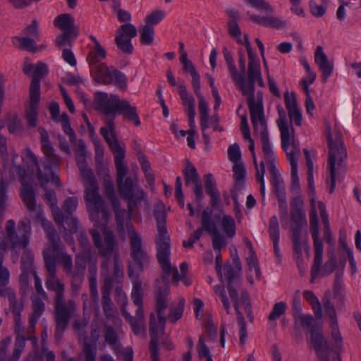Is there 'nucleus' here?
Returning a JSON list of instances; mask_svg holds the SVG:
<instances>
[{"mask_svg":"<svg viewBox=\"0 0 361 361\" xmlns=\"http://www.w3.org/2000/svg\"><path fill=\"white\" fill-rule=\"evenodd\" d=\"M209 235L212 237V247L214 251L216 252H221V248L226 245L225 237L219 231L209 234Z\"/></svg>","mask_w":361,"mask_h":361,"instance_id":"61","label":"nucleus"},{"mask_svg":"<svg viewBox=\"0 0 361 361\" xmlns=\"http://www.w3.org/2000/svg\"><path fill=\"white\" fill-rule=\"evenodd\" d=\"M308 345L315 351L318 358H325L329 356L330 352L329 343L319 329H312Z\"/></svg>","mask_w":361,"mask_h":361,"instance_id":"21","label":"nucleus"},{"mask_svg":"<svg viewBox=\"0 0 361 361\" xmlns=\"http://www.w3.org/2000/svg\"><path fill=\"white\" fill-rule=\"evenodd\" d=\"M50 250L51 255L55 256L56 262L58 260L63 267L66 271V276L71 277V281L73 280V260L71 255L63 252V249L59 244V249L57 254L52 252V247H47L44 250Z\"/></svg>","mask_w":361,"mask_h":361,"instance_id":"39","label":"nucleus"},{"mask_svg":"<svg viewBox=\"0 0 361 361\" xmlns=\"http://www.w3.org/2000/svg\"><path fill=\"white\" fill-rule=\"evenodd\" d=\"M118 295L121 304L122 305L121 312L126 321H128L133 329L134 334L137 336H143L145 334V321L144 317V310L142 304L137 305L138 307L135 312V317H133L126 310V306L128 304L127 295L121 290L118 292Z\"/></svg>","mask_w":361,"mask_h":361,"instance_id":"17","label":"nucleus"},{"mask_svg":"<svg viewBox=\"0 0 361 361\" xmlns=\"http://www.w3.org/2000/svg\"><path fill=\"white\" fill-rule=\"evenodd\" d=\"M12 42L14 45L17 46L20 49L32 52H35L37 50L35 39L28 36H24L23 37L17 36L13 37Z\"/></svg>","mask_w":361,"mask_h":361,"instance_id":"46","label":"nucleus"},{"mask_svg":"<svg viewBox=\"0 0 361 361\" xmlns=\"http://www.w3.org/2000/svg\"><path fill=\"white\" fill-rule=\"evenodd\" d=\"M227 289L229 296L233 302L235 313L241 312L240 307L243 306L248 318L252 321L253 319V315L247 292L245 290L242 291L240 298H238V293L232 283H228Z\"/></svg>","mask_w":361,"mask_h":361,"instance_id":"20","label":"nucleus"},{"mask_svg":"<svg viewBox=\"0 0 361 361\" xmlns=\"http://www.w3.org/2000/svg\"><path fill=\"white\" fill-rule=\"evenodd\" d=\"M303 297L312 306L316 317L320 319L322 317V308L319 299L314 293L311 290H305L303 292Z\"/></svg>","mask_w":361,"mask_h":361,"instance_id":"50","label":"nucleus"},{"mask_svg":"<svg viewBox=\"0 0 361 361\" xmlns=\"http://www.w3.org/2000/svg\"><path fill=\"white\" fill-rule=\"evenodd\" d=\"M204 180L206 192L210 197V204L212 207H216L220 203V194L216 181L211 173L204 175Z\"/></svg>","mask_w":361,"mask_h":361,"instance_id":"37","label":"nucleus"},{"mask_svg":"<svg viewBox=\"0 0 361 361\" xmlns=\"http://www.w3.org/2000/svg\"><path fill=\"white\" fill-rule=\"evenodd\" d=\"M106 126L105 128H100V133L115 155L118 190L120 195L128 201V212L126 220L130 221L135 207L145 199V193L139 186L136 178L134 180L131 177H126L128 169L123 161L125 150L119 145L115 136L111 119L106 121Z\"/></svg>","mask_w":361,"mask_h":361,"instance_id":"1","label":"nucleus"},{"mask_svg":"<svg viewBox=\"0 0 361 361\" xmlns=\"http://www.w3.org/2000/svg\"><path fill=\"white\" fill-rule=\"evenodd\" d=\"M9 307L13 314L14 332L16 334H25V328L21 317L24 308L23 300L15 298L9 302Z\"/></svg>","mask_w":361,"mask_h":361,"instance_id":"27","label":"nucleus"},{"mask_svg":"<svg viewBox=\"0 0 361 361\" xmlns=\"http://www.w3.org/2000/svg\"><path fill=\"white\" fill-rule=\"evenodd\" d=\"M178 91L182 100L185 111L188 113V122L190 128L195 127V99L192 94L188 92L185 85L182 83L178 87Z\"/></svg>","mask_w":361,"mask_h":361,"instance_id":"24","label":"nucleus"},{"mask_svg":"<svg viewBox=\"0 0 361 361\" xmlns=\"http://www.w3.org/2000/svg\"><path fill=\"white\" fill-rule=\"evenodd\" d=\"M291 230L294 254L300 258L302 255V250L307 246L308 236L307 233L302 235V228L292 227Z\"/></svg>","mask_w":361,"mask_h":361,"instance_id":"30","label":"nucleus"},{"mask_svg":"<svg viewBox=\"0 0 361 361\" xmlns=\"http://www.w3.org/2000/svg\"><path fill=\"white\" fill-rule=\"evenodd\" d=\"M269 171L271 175V183L274 187L276 197L286 196L285 185L276 166L269 167Z\"/></svg>","mask_w":361,"mask_h":361,"instance_id":"42","label":"nucleus"},{"mask_svg":"<svg viewBox=\"0 0 361 361\" xmlns=\"http://www.w3.org/2000/svg\"><path fill=\"white\" fill-rule=\"evenodd\" d=\"M246 260L249 267V271L250 272H254L256 279H259L261 273L255 252H252V253H250Z\"/></svg>","mask_w":361,"mask_h":361,"instance_id":"62","label":"nucleus"},{"mask_svg":"<svg viewBox=\"0 0 361 361\" xmlns=\"http://www.w3.org/2000/svg\"><path fill=\"white\" fill-rule=\"evenodd\" d=\"M250 117L255 131L259 134L263 157L268 165V169L276 166V156L269 141L264 111L250 114Z\"/></svg>","mask_w":361,"mask_h":361,"instance_id":"11","label":"nucleus"},{"mask_svg":"<svg viewBox=\"0 0 361 361\" xmlns=\"http://www.w3.org/2000/svg\"><path fill=\"white\" fill-rule=\"evenodd\" d=\"M47 73V65L42 62H38L34 68L32 79L30 86V93L40 94V80Z\"/></svg>","mask_w":361,"mask_h":361,"instance_id":"32","label":"nucleus"},{"mask_svg":"<svg viewBox=\"0 0 361 361\" xmlns=\"http://www.w3.org/2000/svg\"><path fill=\"white\" fill-rule=\"evenodd\" d=\"M104 187L105 195L110 201L115 213L118 232L121 234L124 233V219L126 216V211L121 209L120 201L115 193L114 185L111 180V177L108 172L106 173L104 178Z\"/></svg>","mask_w":361,"mask_h":361,"instance_id":"16","label":"nucleus"},{"mask_svg":"<svg viewBox=\"0 0 361 361\" xmlns=\"http://www.w3.org/2000/svg\"><path fill=\"white\" fill-rule=\"evenodd\" d=\"M104 340L105 342L114 349L116 354L120 352L118 336L115 329L111 326H104Z\"/></svg>","mask_w":361,"mask_h":361,"instance_id":"47","label":"nucleus"},{"mask_svg":"<svg viewBox=\"0 0 361 361\" xmlns=\"http://www.w3.org/2000/svg\"><path fill=\"white\" fill-rule=\"evenodd\" d=\"M30 339H31V336H27L25 334H16L12 355L7 361H19L25 347V342Z\"/></svg>","mask_w":361,"mask_h":361,"instance_id":"45","label":"nucleus"},{"mask_svg":"<svg viewBox=\"0 0 361 361\" xmlns=\"http://www.w3.org/2000/svg\"><path fill=\"white\" fill-rule=\"evenodd\" d=\"M328 143L329 148L327 171L329 176L326 183L330 184L329 192L332 193L336 188V165H340L347 156L343 147L342 135L340 131L335 130L334 133L328 130Z\"/></svg>","mask_w":361,"mask_h":361,"instance_id":"8","label":"nucleus"},{"mask_svg":"<svg viewBox=\"0 0 361 361\" xmlns=\"http://www.w3.org/2000/svg\"><path fill=\"white\" fill-rule=\"evenodd\" d=\"M295 325L301 326L305 330H308L312 334V329H315L316 322L314 317L310 314H302L294 319Z\"/></svg>","mask_w":361,"mask_h":361,"instance_id":"51","label":"nucleus"},{"mask_svg":"<svg viewBox=\"0 0 361 361\" xmlns=\"http://www.w3.org/2000/svg\"><path fill=\"white\" fill-rule=\"evenodd\" d=\"M197 97L199 99L198 109L200 115V126L201 128H204V126L209 125L208 104L202 95Z\"/></svg>","mask_w":361,"mask_h":361,"instance_id":"57","label":"nucleus"},{"mask_svg":"<svg viewBox=\"0 0 361 361\" xmlns=\"http://www.w3.org/2000/svg\"><path fill=\"white\" fill-rule=\"evenodd\" d=\"M183 173L185 179L186 185L192 184L200 180L197 169L194 165L189 161L187 162L186 167L183 171Z\"/></svg>","mask_w":361,"mask_h":361,"instance_id":"55","label":"nucleus"},{"mask_svg":"<svg viewBox=\"0 0 361 361\" xmlns=\"http://www.w3.org/2000/svg\"><path fill=\"white\" fill-rule=\"evenodd\" d=\"M39 99V94L30 93L29 105L26 108V118L30 127H35L37 125Z\"/></svg>","mask_w":361,"mask_h":361,"instance_id":"33","label":"nucleus"},{"mask_svg":"<svg viewBox=\"0 0 361 361\" xmlns=\"http://www.w3.org/2000/svg\"><path fill=\"white\" fill-rule=\"evenodd\" d=\"M277 109L279 118L276 120V123L281 133V147H290L293 144L300 145L295 137L294 128L288 125L285 110L281 106H279Z\"/></svg>","mask_w":361,"mask_h":361,"instance_id":"19","label":"nucleus"},{"mask_svg":"<svg viewBox=\"0 0 361 361\" xmlns=\"http://www.w3.org/2000/svg\"><path fill=\"white\" fill-rule=\"evenodd\" d=\"M212 209L208 207L204 209L202 213L201 229L207 231L209 234L218 231L216 224L212 219Z\"/></svg>","mask_w":361,"mask_h":361,"instance_id":"44","label":"nucleus"},{"mask_svg":"<svg viewBox=\"0 0 361 361\" xmlns=\"http://www.w3.org/2000/svg\"><path fill=\"white\" fill-rule=\"evenodd\" d=\"M42 226L47 233L48 239L51 241V245L48 247H52V252L57 254L59 249V238L51 223L46 219H42Z\"/></svg>","mask_w":361,"mask_h":361,"instance_id":"43","label":"nucleus"},{"mask_svg":"<svg viewBox=\"0 0 361 361\" xmlns=\"http://www.w3.org/2000/svg\"><path fill=\"white\" fill-rule=\"evenodd\" d=\"M94 101L95 109L106 116L104 120L105 126L102 128L106 127V121L111 119L114 128H115L114 116L117 114L121 99L116 94L109 96L106 92H97L94 95ZM114 134L116 135L115 133Z\"/></svg>","mask_w":361,"mask_h":361,"instance_id":"15","label":"nucleus"},{"mask_svg":"<svg viewBox=\"0 0 361 361\" xmlns=\"http://www.w3.org/2000/svg\"><path fill=\"white\" fill-rule=\"evenodd\" d=\"M24 249L21 257V269L35 271L33 269L34 254L27 247Z\"/></svg>","mask_w":361,"mask_h":361,"instance_id":"58","label":"nucleus"},{"mask_svg":"<svg viewBox=\"0 0 361 361\" xmlns=\"http://www.w3.org/2000/svg\"><path fill=\"white\" fill-rule=\"evenodd\" d=\"M221 226L224 233L228 238H233L235 235V223L234 219L228 214L223 215Z\"/></svg>","mask_w":361,"mask_h":361,"instance_id":"52","label":"nucleus"},{"mask_svg":"<svg viewBox=\"0 0 361 361\" xmlns=\"http://www.w3.org/2000/svg\"><path fill=\"white\" fill-rule=\"evenodd\" d=\"M324 308L325 313L330 318V327L331 329V335L333 338L336 341H341V336L338 330L336 311L334 305L330 302L329 300L324 301Z\"/></svg>","mask_w":361,"mask_h":361,"instance_id":"38","label":"nucleus"},{"mask_svg":"<svg viewBox=\"0 0 361 361\" xmlns=\"http://www.w3.org/2000/svg\"><path fill=\"white\" fill-rule=\"evenodd\" d=\"M268 232L272 242L279 241V226L278 218L276 215L271 216L269 219Z\"/></svg>","mask_w":361,"mask_h":361,"instance_id":"59","label":"nucleus"},{"mask_svg":"<svg viewBox=\"0 0 361 361\" xmlns=\"http://www.w3.org/2000/svg\"><path fill=\"white\" fill-rule=\"evenodd\" d=\"M54 25L63 32L73 33L74 37L78 35L75 28V20L70 14L64 13L56 16L54 20Z\"/></svg>","mask_w":361,"mask_h":361,"instance_id":"34","label":"nucleus"},{"mask_svg":"<svg viewBox=\"0 0 361 361\" xmlns=\"http://www.w3.org/2000/svg\"><path fill=\"white\" fill-rule=\"evenodd\" d=\"M22 161L27 168H36L37 173L41 169L37 156L29 148L25 149L22 152Z\"/></svg>","mask_w":361,"mask_h":361,"instance_id":"53","label":"nucleus"},{"mask_svg":"<svg viewBox=\"0 0 361 361\" xmlns=\"http://www.w3.org/2000/svg\"><path fill=\"white\" fill-rule=\"evenodd\" d=\"M310 232L312 234L314 248V262L311 271V283H313L315 278L317 277L321 264L322 263L323 257V242L319 238V221L317 217V212L314 207H312L310 212Z\"/></svg>","mask_w":361,"mask_h":361,"instance_id":"14","label":"nucleus"},{"mask_svg":"<svg viewBox=\"0 0 361 361\" xmlns=\"http://www.w3.org/2000/svg\"><path fill=\"white\" fill-rule=\"evenodd\" d=\"M124 228L129 238L130 257L138 266L140 271H142L149 262V256L142 245V236L135 230L130 221L126 222V219H124Z\"/></svg>","mask_w":361,"mask_h":361,"instance_id":"10","label":"nucleus"},{"mask_svg":"<svg viewBox=\"0 0 361 361\" xmlns=\"http://www.w3.org/2000/svg\"><path fill=\"white\" fill-rule=\"evenodd\" d=\"M157 222V235L156 238L157 260L165 272L170 268V243L169 236L165 225V214L164 212H154Z\"/></svg>","mask_w":361,"mask_h":361,"instance_id":"9","label":"nucleus"},{"mask_svg":"<svg viewBox=\"0 0 361 361\" xmlns=\"http://www.w3.org/2000/svg\"><path fill=\"white\" fill-rule=\"evenodd\" d=\"M84 199L92 221L99 224V219L106 222L109 212L104 206V201L99 194V185L94 174L82 178Z\"/></svg>","mask_w":361,"mask_h":361,"instance_id":"5","label":"nucleus"},{"mask_svg":"<svg viewBox=\"0 0 361 361\" xmlns=\"http://www.w3.org/2000/svg\"><path fill=\"white\" fill-rule=\"evenodd\" d=\"M90 233L101 256L109 257L114 255V276L117 280L122 279L124 275L123 264L119 252L116 249V240L113 231L105 228L103 231L104 240L97 229L93 228Z\"/></svg>","mask_w":361,"mask_h":361,"instance_id":"6","label":"nucleus"},{"mask_svg":"<svg viewBox=\"0 0 361 361\" xmlns=\"http://www.w3.org/2000/svg\"><path fill=\"white\" fill-rule=\"evenodd\" d=\"M91 73L94 80L99 83L114 85L121 90L127 87L126 75L115 68H109L105 63H100L92 66Z\"/></svg>","mask_w":361,"mask_h":361,"instance_id":"13","label":"nucleus"},{"mask_svg":"<svg viewBox=\"0 0 361 361\" xmlns=\"http://www.w3.org/2000/svg\"><path fill=\"white\" fill-rule=\"evenodd\" d=\"M245 4L250 6L259 11H264L267 13H273L274 7L264 0H243Z\"/></svg>","mask_w":361,"mask_h":361,"instance_id":"54","label":"nucleus"},{"mask_svg":"<svg viewBox=\"0 0 361 361\" xmlns=\"http://www.w3.org/2000/svg\"><path fill=\"white\" fill-rule=\"evenodd\" d=\"M45 268L47 276L45 286L48 290L54 291L55 295V319L56 322L55 337L60 339L67 328L75 310V302L73 300H65V285L60 281L56 275L55 256L51 255L50 250L43 252Z\"/></svg>","mask_w":361,"mask_h":361,"instance_id":"2","label":"nucleus"},{"mask_svg":"<svg viewBox=\"0 0 361 361\" xmlns=\"http://www.w3.org/2000/svg\"><path fill=\"white\" fill-rule=\"evenodd\" d=\"M75 152V161L82 178H88L89 176L93 175L92 170L87 164L86 146L82 140L78 142Z\"/></svg>","mask_w":361,"mask_h":361,"instance_id":"26","label":"nucleus"},{"mask_svg":"<svg viewBox=\"0 0 361 361\" xmlns=\"http://www.w3.org/2000/svg\"><path fill=\"white\" fill-rule=\"evenodd\" d=\"M286 154L288 161L290 166L291 181L293 187L299 188V177L298 174V161L300 157V145L293 144L290 147L282 148Z\"/></svg>","mask_w":361,"mask_h":361,"instance_id":"22","label":"nucleus"},{"mask_svg":"<svg viewBox=\"0 0 361 361\" xmlns=\"http://www.w3.org/2000/svg\"><path fill=\"white\" fill-rule=\"evenodd\" d=\"M224 57L227 63L228 71L232 79H237V68L235 66L233 56L227 48L224 47L223 49Z\"/></svg>","mask_w":361,"mask_h":361,"instance_id":"64","label":"nucleus"},{"mask_svg":"<svg viewBox=\"0 0 361 361\" xmlns=\"http://www.w3.org/2000/svg\"><path fill=\"white\" fill-rule=\"evenodd\" d=\"M86 268V259L85 257L77 256L75 258V267L73 269L72 288L77 292L80 288L84 280L85 270Z\"/></svg>","mask_w":361,"mask_h":361,"instance_id":"29","label":"nucleus"},{"mask_svg":"<svg viewBox=\"0 0 361 361\" xmlns=\"http://www.w3.org/2000/svg\"><path fill=\"white\" fill-rule=\"evenodd\" d=\"M237 79H233L235 85L240 89L243 95L247 97V104L250 114L264 111L262 93L259 91L255 96V83L261 87L264 85L259 59L256 55L249 58L247 67V83L245 82V74L237 71Z\"/></svg>","mask_w":361,"mask_h":361,"instance_id":"3","label":"nucleus"},{"mask_svg":"<svg viewBox=\"0 0 361 361\" xmlns=\"http://www.w3.org/2000/svg\"><path fill=\"white\" fill-rule=\"evenodd\" d=\"M185 301L183 298L179 299L178 302L172 303L170 306V312L167 317L169 322L175 324L179 320L184 311Z\"/></svg>","mask_w":361,"mask_h":361,"instance_id":"49","label":"nucleus"},{"mask_svg":"<svg viewBox=\"0 0 361 361\" xmlns=\"http://www.w3.org/2000/svg\"><path fill=\"white\" fill-rule=\"evenodd\" d=\"M136 36L137 29L135 26L129 23H125L116 31V44L123 53L131 54L133 51L131 40Z\"/></svg>","mask_w":361,"mask_h":361,"instance_id":"18","label":"nucleus"},{"mask_svg":"<svg viewBox=\"0 0 361 361\" xmlns=\"http://www.w3.org/2000/svg\"><path fill=\"white\" fill-rule=\"evenodd\" d=\"M314 61L322 73V80L326 82L333 72L334 66L329 62L327 56L324 52L323 48L321 46L317 47L314 53Z\"/></svg>","mask_w":361,"mask_h":361,"instance_id":"28","label":"nucleus"},{"mask_svg":"<svg viewBox=\"0 0 361 361\" xmlns=\"http://www.w3.org/2000/svg\"><path fill=\"white\" fill-rule=\"evenodd\" d=\"M44 199L49 204L56 224L59 226L63 227L64 216L61 209L57 206L55 192L51 190H47L44 194Z\"/></svg>","mask_w":361,"mask_h":361,"instance_id":"35","label":"nucleus"},{"mask_svg":"<svg viewBox=\"0 0 361 361\" xmlns=\"http://www.w3.org/2000/svg\"><path fill=\"white\" fill-rule=\"evenodd\" d=\"M250 20L261 26L274 29H283L287 26V22L282 17H277L267 13L261 16L255 14L249 16Z\"/></svg>","mask_w":361,"mask_h":361,"instance_id":"25","label":"nucleus"},{"mask_svg":"<svg viewBox=\"0 0 361 361\" xmlns=\"http://www.w3.org/2000/svg\"><path fill=\"white\" fill-rule=\"evenodd\" d=\"M292 221L295 224L294 227L302 228L307 224L305 210H290Z\"/></svg>","mask_w":361,"mask_h":361,"instance_id":"63","label":"nucleus"},{"mask_svg":"<svg viewBox=\"0 0 361 361\" xmlns=\"http://www.w3.org/2000/svg\"><path fill=\"white\" fill-rule=\"evenodd\" d=\"M154 30L149 25H144L140 31V42L143 44L149 45L153 42Z\"/></svg>","mask_w":361,"mask_h":361,"instance_id":"60","label":"nucleus"},{"mask_svg":"<svg viewBox=\"0 0 361 361\" xmlns=\"http://www.w3.org/2000/svg\"><path fill=\"white\" fill-rule=\"evenodd\" d=\"M128 274L130 279H134V281H133L131 299L135 305H140L142 304V282L138 279L137 276L135 275L132 266H129Z\"/></svg>","mask_w":361,"mask_h":361,"instance_id":"40","label":"nucleus"},{"mask_svg":"<svg viewBox=\"0 0 361 361\" xmlns=\"http://www.w3.org/2000/svg\"><path fill=\"white\" fill-rule=\"evenodd\" d=\"M90 50L87 56V61L90 68H92V66L99 64L105 59L106 53L102 47L99 48L90 47Z\"/></svg>","mask_w":361,"mask_h":361,"instance_id":"48","label":"nucleus"},{"mask_svg":"<svg viewBox=\"0 0 361 361\" xmlns=\"http://www.w3.org/2000/svg\"><path fill=\"white\" fill-rule=\"evenodd\" d=\"M117 114H122L125 119L132 121L136 126L140 125V120L135 106H132L128 100H121Z\"/></svg>","mask_w":361,"mask_h":361,"instance_id":"31","label":"nucleus"},{"mask_svg":"<svg viewBox=\"0 0 361 361\" xmlns=\"http://www.w3.org/2000/svg\"><path fill=\"white\" fill-rule=\"evenodd\" d=\"M169 287L166 283H164L163 288H159L156 294V309L157 319L154 312L149 316V333L151 341L149 350L152 361H159L158 343L159 337L164 334L166 317L164 316V310L168 307Z\"/></svg>","mask_w":361,"mask_h":361,"instance_id":"4","label":"nucleus"},{"mask_svg":"<svg viewBox=\"0 0 361 361\" xmlns=\"http://www.w3.org/2000/svg\"><path fill=\"white\" fill-rule=\"evenodd\" d=\"M102 305L106 317L111 319L114 324L120 325L121 319L118 317V312L114 307L110 295H102Z\"/></svg>","mask_w":361,"mask_h":361,"instance_id":"41","label":"nucleus"},{"mask_svg":"<svg viewBox=\"0 0 361 361\" xmlns=\"http://www.w3.org/2000/svg\"><path fill=\"white\" fill-rule=\"evenodd\" d=\"M161 269L164 273V278L167 279L170 275H172L173 281L176 283L179 281H182L185 286H190L191 284L190 279H188L186 275L180 276L177 268L176 267H172L171 263L169 271L165 272L162 268Z\"/></svg>","mask_w":361,"mask_h":361,"instance_id":"56","label":"nucleus"},{"mask_svg":"<svg viewBox=\"0 0 361 361\" xmlns=\"http://www.w3.org/2000/svg\"><path fill=\"white\" fill-rule=\"evenodd\" d=\"M32 228L30 223L20 220L16 224L14 220L9 219L5 224L4 236L0 241V248L6 250L11 248L17 253V250L25 248L30 243Z\"/></svg>","mask_w":361,"mask_h":361,"instance_id":"7","label":"nucleus"},{"mask_svg":"<svg viewBox=\"0 0 361 361\" xmlns=\"http://www.w3.org/2000/svg\"><path fill=\"white\" fill-rule=\"evenodd\" d=\"M31 300L32 312L30 314L29 325L27 328L25 329V335L27 336H31V335L35 333L37 321L45 310L43 299L38 298L37 297H32Z\"/></svg>","mask_w":361,"mask_h":361,"instance_id":"23","label":"nucleus"},{"mask_svg":"<svg viewBox=\"0 0 361 361\" xmlns=\"http://www.w3.org/2000/svg\"><path fill=\"white\" fill-rule=\"evenodd\" d=\"M42 151L44 155L42 162L43 169H39V172L37 173V177L41 186L45 187L50 181L59 185V178L53 172V168L59 167L61 158L56 153L52 145L42 148Z\"/></svg>","mask_w":361,"mask_h":361,"instance_id":"12","label":"nucleus"},{"mask_svg":"<svg viewBox=\"0 0 361 361\" xmlns=\"http://www.w3.org/2000/svg\"><path fill=\"white\" fill-rule=\"evenodd\" d=\"M22 189L20 192L21 198L30 212H34L36 209L35 194L32 185L27 183L23 178Z\"/></svg>","mask_w":361,"mask_h":361,"instance_id":"36","label":"nucleus"}]
</instances>
